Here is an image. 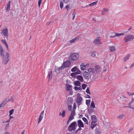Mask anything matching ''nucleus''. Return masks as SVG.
Returning a JSON list of instances; mask_svg holds the SVG:
<instances>
[{
  "instance_id": "obj_11",
  "label": "nucleus",
  "mask_w": 134,
  "mask_h": 134,
  "mask_svg": "<svg viewBox=\"0 0 134 134\" xmlns=\"http://www.w3.org/2000/svg\"><path fill=\"white\" fill-rule=\"evenodd\" d=\"M63 64H64L65 65V67L66 68L67 67H68L70 66L71 63L69 60H67L66 61L64 62Z\"/></svg>"
},
{
  "instance_id": "obj_23",
  "label": "nucleus",
  "mask_w": 134,
  "mask_h": 134,
  "mask_svg": "<svg viewBox=\"0 0 134 134\" xmlns=\"http://www.w3.org/2000/svg\"><path fill=\"white\" fill-rule=\"evenodd\" d=\"M48 79H51L53 76L52 72V70H51L48 74Z\"/></svg>"
},
{
  "instance_id": "obj_34",
  "label": "nucleus",
  "mask_w": 134,
  "mask_h": 134,
  "mask_svg": "<svg viewBox=\"0 0 134 134\" xmlns=\"http://www.w3.org/2000/svg\"><path fill=\"white\" fill-rule=\"evenodd\" d=\"M65 68V65L64 64H63L60 67H59V70H63Z\"/></svg>"
},
{
  "instance_id": "obj_36",
  "label": "nucleus",
  "mask_w": 134,
  "mask_h": 134,
  "mask_svg": "<svg viewBox=\"0 0 134 134\" xmlns=\"http://www.w3.org/2000/svg\"><path fill=\"white\" fill-rule=\"evenodd\" d=\"M9 101V98H7L3 102V103L5 104L8 101Z\"/></svg>"
},
{
  "instance_id": "obj_44",
  "label": "nucleus",
  "mask_w": 134,
  "mask_h": 134,
  "mask_svg": "<svg viewBox=\"0 0 134 134\" xmlns=\"http://www.w3.org/2000/svg\"><path fill=\"white\" fill-rule=\"evenodd\" d=\"M87 85L85 84H82V88L83 90H84L86 87Z\"/></svg>"
},
{
  "instance_id": "obj_21",
  "label": "nucleus",
  "mask_w": 134,
  "mask_h": 134,
  "mask_svg": "<svg viewBox=\"0 0 134 134\" xmlns=\"http://www.w3.org/2000/svg\"><path fill=\"white\" fill-rule=\"evenodd\" d=\"M96 70L97 73H98L100 71V67L98 65H96L95 66Z\"/></svg>"
},
{
  "instance_id": "obj_53",
  "label": "nucleus",
  "mask_w": 134,
  "mask_h": 134,
  "mask_svg": "<svg viewBox=\"0 0 134 134\" xmlns=\"http://www.w3.org/2000/svg\"><path fill=\"white\" fill-rule=\"evenodd\" d=\"M96 134H100V132L98 129L96 130Z\"/></svg>"
},
{
  "instance_id": "obj_29",
  "label": "nucleus",
  "mask_w": 134,
  "mask_h": 134,
  "mask_svg": "<svg viewBox=\"0 0 134 134\" xmlns=\"http://www.w3.org/2000/svg\"><path fill=\"white\" fill-rule=\"evenodd\" d=\"M108 10L107 9L104 8L101 14L102 15L104 14L105 13V12H107Z\"/></svg>"
},
{
  "instance_id": "obj_3",
  "label": "nucleus",
  "mask_w": 134,
  "mask_h": 134,
  "mask_svg": "<svg viewBox=\"0 0 134 134\" xmlns=\"http://www.w3.org/2000/svg\"><path fill=\"white\" fill-rule=\"evenodd\" d=\"M134 39V36L132 35H129L125 36L124 38V41L126 43Z\"/></svg>"
},
{
  "instance_id": "obj_56",
  "label": "nucleus",
  "mask_w": 134,
  "mask_h": 134,
  "mask_svg": "<svg viewBox=\"0 0 134 134\" xmlns=\"http://www.w3.org/2000/svg\"><path fill=\"white\" fill-rule=\"evenodd\" d=\"M9 101H11L12 102H13L14 101H13V97L12 96L11 97V98H10V100L9 99Z\"/></svg>"
},
{
  "instance_id": "obj_59",
  "label": "nucleus",
  "mask_w": 134,
  "mask_h": 134,
  "mask_svg": "<svg viewBox=\"0 0 134 134\" xmlns=\"http://www.w3.org/2000/svg\"><path fill=\"white\" fill-rule=\"evenodd\" d=\"M63 1V2L65 3H67L69 1V0H62Z\"/></svg>"
},
{
  "instance_id": "obj_52",
  "label": "nucleus",
  "mask_w": 134,
  "mask_h": 134,
  "mask_svg": "<svg viewBox=\"0 0 134 134\" xmlns=\"http://www.w3.org/2000/svg\"><path fill=\"white\" fill-rule=\"evenodd\" d=\"M42 2V0H39L38 1V5L39 7H40L41 4Z\"/></svg>"
},
{
  "instance_id": "obj_48",
  "label": "nucleus",
  "mask_w": 134,
  "mask_h": 134,
  "mask_svg": "<svg viewBox=\"0 0 134 134\" xmlns=\"http://www.w3.org/2000/svg\"><path fill=\"white\" fill-rule=\"evenodd\" d=\"M14 111V110L13 109H12L10 110L9 111V115H11L13 113Z\"/></svg>"
},
{
  "instance_id": "obj_18",
  "label": "nucleus",
  "mask_w": 134,
  "mask_h": 134,
  "mask_svg": "<svg viewBox=\"0 0 134 134\" xmlns=\"http://www.w3.org/2000/svg\"><path fill=\"white\" fill-rule=\"evenodd\" d=\"M82 100V98L81 97H77V98L76 99V103H81Z\"/></svg>"
},
{
  "instance_id": "obj_37",
  "label": "nucleus",
  "mask_w": 134,
  "mask_h": 134,
  "mask_svg": "<svg viewBox=\"0 0 134 134\" xmlns=\"http://www.w3.org/2000/svg\"><path fill=\"white\" fill-rule=\"evenodd\" d=\"M96 51H94L92 52L91 54V56L93 57H94L96 56Z\"/></svg>"
},
{
  "instance_id": "obj_54",
  "label": "nucleus",
  "mask_w": 134,
  "mask_h": 134,
  "mask_svg": "<svg viewBox=\"0 0 134 134\" xmlns=\"http://www.w3.org/2000/svg\"><path fill=\"white\" fill-rule=\"evenodd\" d=\"M76 104L75 103H74V105L73 106V109L75 110V109L76 108Z\"/></svg>"
},
{
  "instance_id": "obj_7",
  "label": "nucleus",
  "mask_w": 134,
  "mask_h": 134,
  "mask_svg": "<svg viewBox=\"0 0 134 134\" xmlns=\"http://www.w3.org/2000/svg\"><path fill=\"white\" fill-rule=\"evenodd\" d=\"M100 37H98L94 40L93 42L95 44L100 45L102 44Z\"/></svg>"
},
{
  "instance_id": "obj_58",
  "label": "nucleus",
  "mask_w": 134,
  "mask_h": 134,
  "mask_svg": "<svg viewBox=\"0 0 134 134\" xmlns=\"http://www.w3.org/2000/svg\"><path fill=\"white\" fill-rule=\"evenodd\" d=\"M65 7L67 10H68V9L70 8V6H69V5H67Z\"/></svg>"
},
{
  "instance_id": "obj_33",
  "label": "nucleus",
  "mask_w": 134,
  "mask_h": 134,
  "mask_svg": "<svg viewBox=\"0 0 134 134\" xmlns=\"http://www.w3.org/2000/svg\"><path fill=\"white\" fill-rule=\"evenodd\" d=\"M88 113L89 114H91L93 112V109L91 108H88Z\"/></svg>"
},
{
  "instance_id": "obj_42",
  "label": "nucleus",
  "mask_w": 134,
  "mask_h": 134,
  "mask_svg": "<svg viewBox=\"0 0 134 134\" xmlns=\"http://www.w3.org/2000/svg\"><path fill=\"white\" fill-rule=\"evenodd\" d=\"M74 118V117L73 115H71L69 116L68 119L69 120H71L73 119Z\"/></svg>"
},
{
  "instance_id": "obj_32",
  "label": "nucleus",
  "mask_w": 134,
  "mask_h": 134,
  "mask_svg": "<svg viewBox=\"0 0 134 134\" xmlns=\"http://www.w3.org/2000/svg\"><path fill=\"white\" fill-rule=\"evenodd\" d=\"M113 34L115 35V37L116 36H120L124 35V34L123 33L119 34L118 33H113Z\"/></svg>"
},
{
  "instance_id": "obj_38",
  "label": "nucleus",
  "mask_w": 134,
  "mask_h": 134,
  "mask_svg": "<svg viewBox=\"0 0 134 134\" xmlns=\"http://www.w3.org/2000/svg\"><path fill=\"white\" fill-rule=\"evenodd\" d=\"M59 67H56V66L55 67V71L57 73H58V72L60 70H59Z\"/></svg>"
},
{
  "instance_id": "obj_2",
  "label": "nucleus",
  "mask_w": 134,
  "mask_h": 134,
  "mask_svg": "<svg viewBox=\"0 0 134 134\" xmlns=\"http://www.w3.org/2000/svg\"><path fill=\"white\" fill-rule=\"evenodd\" d=\"M69 58L72 60L75 61L79 57V54L76 53H72L69 56Z\"/></svg>"
},
{
  "instance_id": "obj_26",
  "label": "nucleus",
  "mask_w": 134,
  "mask_h": 134,
  "mask_svg": "<svg viewBox=\"0 0 134 134\" xmlns=\"http://www.w3.org/2000/svg\"><path fill=\"white\" fill-rule=\"evenodd\" d=\"M96 122L92 121L91 122V127L92 129H93L96 126V124H95Z\"/></svg>"
},
{
  "instance_id": "obj_46",
  "label": "nucleus",
  "mask_w": 134,
  "mask_h": 134,
  "mask_svg": "<svg viewBox=\"0 0 134 134\" xmlns=\"http://www.w3.org/2000/svg\"><path fill=\"white\" fill-rule=\"evenodd\" d=\"M68 107V109L70 111H71V110L72 107L71 105H67Z\"/></svg>"
},
{
  "instance_id": "obj_24",
  "label": "nucleus",
  "mask_w": 134,
  "mask_h": 134,
  "mask_svg": "<svg viewBox=\"0 0 134 134\" xmlns=\"http://www.w3.org/2000/svg\"><path fill=\"white\" fill-rule=\"evenodd\" d=\"M1 41L6 46L8 51L9 50L8 44L3 39L1 40Z\"/></svg>"
},
{
  "instance_id": "obj_61",
  "label": "nucleus",
  "mask_w": 134,
  "mask_h": 134,
  "mask_svg": "<svg viewBox=\"0 0 134 134\" xmlns=\"http://www.w3.org/2000/svg\"><path fill=\"white\" fill-rule=\"evenodd\" d=\"M133 130L132 128H130V129L128 131V132L129 133L130 132Z\"/></svg>"
},
{
  "instance_id": "obj_6",
  "label": "nucleus",
  "mask_w": 134,
  "mask_h": 134,
  "mask_svg": "<svg viewBox=\"0 0 134 134\" xmlns=\"http://www.w3.org/2000/svg\"><path fill=\"white\" fill-rule=\"evenodd\" d=\"M83 76L85 79L89 80L91 78L90 73L86 71H85L83 73Z\"/></svg>"
},
{
  "instance_id": "obj_15",
  "label": "nucleus",
  "mask_w": 134,
  "mask_h": 134,
  "mask_svg": "<svg viewBox=\"0 0 134 134\" xmlns=\"http://www.w3.org/2000/svg\"><path fill=\"white\" fill-rule=\"evenodd\" d=\"M79 37H75L73 39L70 40L69 42L70 43H72L76 42L79 39Z\"/></svg>"
},
{
  "instance_id": "obj_20",
  "label": "nucleus",
  "mask_w": 134,
  "mask_h": 134,
  "mask_svg": "<svg viewBox=\"0 0 134 134\" xmlns=\"http://www.w3.org/2000/svg\"><path fill=\"white\" fill-rule=\"evenodd\" d=\"M10 1H9L7 4V12H9L10 9Z\"/></svg>"
},
{
  "instance_id": "obj_30",
  "label": "nucleus",
  "mask_w": 134,
  "mask_h": 134,
  "mask_svg": "<svg viewBox=\"0 0 134 134\" xmlns=\"http://www.w3.org/2000/svg\"><path fill=\"white\" fill-rule=\"evenodd\" d=\"M79 87H77V86H75L74 87V89L75 91H77L78 90H82V88H81V86H79Z\"/></svg>"
},
{
  "instance_id": "obj_4",
  "label": "nucleus",
  "mask_w": 134,
  "mask_h": 134,
  "mask_svg": "<svg viewBox=\"0 0 134 134\" xmlns=\"http://www.w3.org/2000/svg\"><path fill=\"white\" fill-rule=\"evenodd\" d=\"M76 123V121H74L71 123L68 127V130L72 131L75 129V126Z\"/></svg>"
},
{
  "instance_id": "obj_51",
  "label": "nucleus",
  "mask_w": 134,
  "mask_h": 134,
  "mask_svg": "<svg viewBox=\"0 0 134 134\" xmlns=\"http://www.w3.org/2000/svg\"><path fill=\"white\" fill-rule=\"evenodd\" d=\"M75 110H74L71 112V115L74 116L75 115Z\"/></svg>"
},
{
  "instance_id": "obj_22",
  "label": "nucleus",
  "mask_w": 134,
  "mask_h": 134,
  "mask_svg": "<svg viewBox=\"0 0 134 134\" xmlns=\"http://www.w3.org/2000/svg\"><path fill=\"white\" fill-rule=\"evenodd\" d=\"M88 71L89 73H94L95 72V70L93 68H89L88 70Z\"/></svg>"
},
{
  "instance_id": "obj_9",
  "label": "nucleus",
  "mask_w": 134,
  "mask_h": 134,
  "mask_svg": "<svg viewBox=\"0 0 134 134\" xmlns=\"http://www.w3.org/2000/svg\"><path fill=\"white\" fill-rule=\"evenodd\" d=\"M44 113V111L43 110L42 111L39 116V118L38 120V124H39L41 122V120L42 119L43 116V114Z\"/></svg>"
},
{
  "instance_id": "obj_62",
  "label": "nucleus",
  "mask_w": 134,
  "mask_h": 134,
  "mask_svg": "<svg viewBox=\"0 0 134 134\" xmlns=\"http://www.w3.org/2000/svg\"><path fill=\"white\" fill-rule=\"evenodd\" d=\"M70 121H71V120H69V119H68V120L67 121V125H68L69 124L70 122Z\"/></svg>"
},
{
  "instance_id": "obj_47",
  "label": "nucleus",
  "mask_w": 134,
  "mask_h": 134,
  "mask_svg": "<svg viewBox=\"0 0 134 134\" xmlns=\"http://www.w3.org/2000/svg\"><path fill=\"white\" fill-rule=\"evenodd\" d=\"M86 92L88 94H91L90 91L88 87L86 90Z\"/></svg>"
},
{
  "instance_id": "obj_55",
  "label": "nucleus",
  "mask_w": 134,
  "mask_h": 134,
  "mask_svg": "<svg viewBox=\"0 0 134 134\" xmlns=\"http://www.w3.org/2000/svg\"><path fill=\"white\" fill-rule=\"evenodd\" d=\"M9 126V123L7 124L5 126V130L7 129V128Z\"/></svg>"
},
{
  "instance_id": "obj_39",
  "label": "nucleus",
  "mask_w": 134,
  "mask_h": 134,
  "mask_svg": "<svg viewBox=\"0 0 134 134\" xmlns=\"http://www.w3.org/2000/svg\"><path fill=\"white\" fill-rule=\"evenodd\" d=\"M82 120L85 122L87 124H88V122L87 119L85 117H83L82 118Z\"/></svg>"
},
{
  "instance_id": "obj_10",
  "label": "nucleus",
  "mask_w": 134,
  "mask_h": 134,
  "mask_svg": "<svg viewBox=\"0 0 134 134\" xmlns=\"http://www.w3.org/2000/svg\"><path fill=\"white\" fill-rule=\"evenodd\" d=\"M88 64H85L84 63H82L80 65L81 69V70H86V66H88Z\"/></svg>"
},
{
  "instance_id": "obj_12",
  "label": "nucleus",
  "mask_w": 134,
  "mask_h": 134,
  "mask_svg": "<svg viewBox=\"0 0 134 134\" xmlns=\"http://www.w3.org/2000/svg\"><path fill=\"white\" fill-rule=\"evenodd\" d=\"M77 122L78 127H84L83 124L81 120H78Z\"/></svg>"
},
{
  "instance_id": "obj_63",
  "label": "nucleus",
  "mask_w": 134,
  "mask_h": 134,
  "mask_svg": "<svg viewBox=\"0 0 134 134\" xmlns=\"http://www.w3.org/2000/svg\"><path fill=\"white\" fill-rule=\"evenodd\" d=\"M3 51V49L2 47L1 46H0V51Z\"/></svg>"
},
{
  "instance_id": "obj_31",
  "label": "nucleus",
  "mask_w": 134,
  "mask_h": 134,
  "mask_svg": "<svg viewBox=\"0 0 134 134\" xmlns=\"http://www.w3.org/2000/svg\"><path fill=\"white\" fill-rule=\"evenodd\" d=\"M78 69H77L76 66H75L71 69V71L72 72H74L76 71Z\"/></svg>"
},
{
  "instance_id": "obj_43",
  "label": "nucleus",
  "mask_w": 134,
  "mask_h": 134,
  "mask_svg": "<svg viewBox=\"0 0 134 134\" xmlns=\"http://www.w3.org/2000/svg\"><path fill=\"white\" fill-rule=\"evenodd\" d=\"M65 111L64 110H63V112H62V114H61V115H62V117L63 118L65 116Z\"/></svg>"
},
{
  "instance_id": "obj_45",
  "label": "nucleus",
  "mask_w": 134,
  "mask_h": 134,
  "mask_svg": "<svg viewBox=\"0 0 134 134\" xmlns=\"http://www.w3.org/2000/svg\"><path fill=\"white\" fill-rule=\"evenodd\" d=\"M4 52L2 51H0V54H1V58L2 57H3L5 56V55L4 54Z\"/></svg>"
},
{
  "instance_id": "obj_28",
  "label": "nucleus",
  "mask_w": 134,
  "mask_h": 134,
  "mask_svg": "<svg viewBox=\"0 0 134 134\" xmlns=\"http://www.w3.org/2000/svg\"><path fill=\"white\" fill-rule=\"evenodd\" d=\"M81 72V71L79 69H78L77 70V71L75 72L74 73H72L71 75H77L78 74H80Z\"/></svg>"
},
{
  "instance_id": "obj_35",
  "label": "nucleus",
  "mask_w": 134,
  "mask_h": 134,
  "mask_svg": "<svg viewBox=\"0 0 134 134\" xmlns=\"http://www.w3.org/2000/svg\"><path fill=\"white\" fill-rule=\"evenodd\" d=\"M91 107L93 108H94L95 107V104L94 103V102L93 101H92L91 102Z\"/></svg>"
},
{
  "instance_id": "obj_5",
  "label": "nucleus",
  "mask_w": 134,
  "mask_h": 134,
  "mask_svg": "<svg viewBox=\"0 0 134 134\" xmlns=\"http://www.w3.org/2000/svg\"><path fill=\"white\" fill-rule=\"evenodd\" d=\"M1 34L2 35L7 38L8 37V30L7 28L5 29H2V31Z\"/></svg>"
},
{
  "instance_id": "obj_1",
  "label": "nucleus",
  "mask_w": 134,
  "mask_h": 134,
  "mask_svg": "<svg viewBox=\"0 0 134 134\" xmlns=\"http://www.w3.org/2000/svg\"><path fill=\"white\" fill-rule=\"evenodd\" d=\"M2 63L4 65H6L7 64L10 59V55L8 52L6 53L5 56L2 57Z\"/></svg>"
},
{
  "instance_id": "obj_41",
  "label": "nucleus",
  "mask_w": 134,
  "mask_h": 134,
  "mask_svg": "<svg viewBox=\"0 0 134 134\" xmlns=\"http://www.w3.org/2000/svg\"><path fill=\"white\" fill-rule=\"evenodd\" d=\"M124 116V115L123 114H121L119 116H118L117 117V118L120 119H122Z\"/></svg>"
},
{
  "instance_id": "obj_49",
  "label": "nucleus",
  "mask_w": 134,
  "mask_h": 134,
  "mask_svg": "<svg viewBox=\"0 0 134 134\" xmlns=\"http://www.w3.org/2000/svg\"><path fill=\"white\" fill-rule=\"evenodd\" d=\"M63 7V4L62 2H61L60 3V7L61 9H62Z\"/></svg>"
},
{
  "instance_id": "obj_16",
  "label": "nucleus",
  "mask_w": 134,
  "mask_h": 134,
  "mask_svg": "<svg viewBox=\"0 0 134 134\" xmlns=\"http://www.w3.org/2000/svg\"><path fill=\"white\" fill-rule=\"evenodd\" d=\"M74 85L76 86H80L81 83V82L78 81H75L73 83Z\"/></svg>"
},
{
  "instance_id": "obj_17",
  "label": "nucleus",
  "mask_w": 134,
  "mask_h": 134,
  "mask_svg": "<svg viewBox=\"0 0 134 134\" xmlns=\"http://www.w3.org/2000/svg\"><path fill=\"white\" fill-rule=\"evenodd\" d=\"M91 118L92 119V121L94 122H96L97 121V118L96 116L94 115H92L91 117Z\"/></svg>"
},
{
  "instance_id": "obj_13",
  "label": "nucleus",
  "mask_w": 134,
  "mask_h": 134,
  "mask_svg": "<svg viewBox=\"0 0 134 134\" xmlns=\"http://www.w3.org/2000/svg\"><path fill=\"white\" fill-rule=\"evenodd\" d=\"M73 99L71 97H69L67 101V105H71L72 104Z\"/></svg>"
},
{
  "instance_id": "obj_64",
  "label": "nucleus",
  "mask_w": 134,
  "mask_h": 134,
  "mask_svg": "<svg viewBox=\"0 0 134 134\" xmlns=\"http://www.w3.org/2000/svg\"><path fill=\"white\" fill-rule=\"evenodd\" d=\"M134 66V62L133 63L131 64V66L130 67V68H132V67H133Z\"/></svg>"
},
{
  "instance_id": "obj_14",
  "label": "nucleus",
  "mask_w": 134,
  "mask_h": 134,
  "mask_svg": "<svg viewBox=\"0 0 134 134\" xmlns=\"http://www.w3.org/2000/svg\"><path fill=\"white\" fill-rule=\"evenodd\" d=\"M132 100H131V102H129V104L128 105H129V106H127L126 107H128V108H130L134 110V108H133V107H131V104L134 101V98L132 97Z\"/></svg>"
},
{
  "instance_id": "obj_57",
  "label": "nucleus",
  "mask_w": 134,
  "mask_h": 134,
  "mask_svg": "<svg viewBox=\"0 0 134 134\" xmlns=\"http://www.w3.org/2000/svg\"><path fill=\"white\" fill-rule=\"evenodd\" d=\"M5 105V104L4 103H3V102L2 104H0V108L3 107Z\"/></svg>"
},
{
  "instance_id": "obj_19",
  "label": "nucleus",
  "mask_w": 134,
  "mask_h": 134,
  "mask_svg": "<svg viewBox=\"0 0 134 134\" xmlns=\"http://www.w3.org/2000/svg\"><path fill=\"white\" fill-rule=\"evenodd\" d=\"M76 78L81 82H82L83 81V77L81 75H78L76 76Z\"/></svg>"
},
{
  "instance_id": "obj_27",
  "label": "nucleus",
  "mask_w": 134,
  "mask_h": 134,
  "mask_svg": "<svg viewBox=\"0 0 134 134\" xmlns=\"http://www.w3.org/2000/svg\"><path fill=\"white\" fill-rule=\"evenodd\" d=\"M109 48L111 52L115 51V46H110Z\"/></svg>"
},
{
  "instance_id": "obj_8",
  "label": "nucleus",
  "mask_w": 134,
  "mask_h": 134,
  "mask_svg": "<svg viewBox=\"0 0 134 134\" xmlns=\"http://www.w3.org/2000/svg\"><path fill=\"white\" fill-rule=\"evenodd\" d=\"M65 87L66 91H70L71 90L72 86L71 85H69L67 83L65 85Z\"/></svg>"
},
{
  "instance_id": "obj_40",
  "label": "nucleus",
  "mask_w": 134,
  "mask_h": 134,
  "mask_svg": "<svg viewBox=\"0 0 134 134\" xmlns=\"http://www.w3.org/2000/svg\"><path fill=\"white\" fill-rule=\"evenodd\" d=\"M91 102V100L90 99L89 100H86V104L88 106L89 105H90V104Z\"/></svg>"
},
{
  "instance_id": "obj_50",
  "label": "nucleus",
  "mask_w": 134,
  "mask_h": 134,
  "mask_svg": "<svg viewBox=\"0 0 134 134\" xmlns=\"http://www.w3.org/2000/svg\"><path fill=\"white\" fill-rule=\"evenodd\" d=\"M97 2H93L91 4H90L89 5L90 6H93L95 5H96L97 3Z\"/></svg>"
},
{
  "instance_id": "obj_60",
  "label": "nucleus",
  "mask_w": 134,
  "mask_h": 134,
  "mask_svg": "<svg viewBox=\"0 0 134 134\" xmlns=\"http://www.w3.org/2000/svg\"><path fill=\"white\" fill-rule=\"evenodd\" d=\"M76 75H71H71L72 76V77H73L74 78H76V76H77Z\"/></svg>"
},
{
  "instance_id": "obj_25",
  "label": "nucleus",
  "mask_w": 134,
  "mask_h": 134,
  "mask_svg": "<svg viewBox=\"0 0 134 134\" xmlns=\"http://www.w3.org/2000/svg\"><path fill=\"white\" fill-rule=\"evenodd\" d=\"M130 54H128L125 57H124L123 61L124 62H126L127 60H128L130 56Z\"/></svg>"
}]
</instances>
